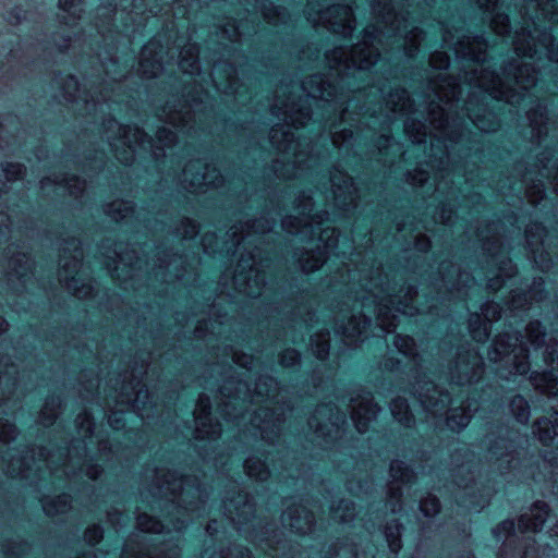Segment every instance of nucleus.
I'll return each instance as SVG.
<instances>
[{
    "mask_svg": "<svg viewBox=\"0 0 558 558\" xmlns=\"http://www.w3.org/2000/svg\"><path fill=\"white\" fill-rule=\"evenodd\" d=\"M319 4L313 2L307 4L306 15L307 20L313 25L322 24L328 27L331 32L348 36L352 33L355 26L354 17L351 8L348 5H331L326 11L317 9Z\"/></svg>",
    "mask_w": 558,
    "mask_h": 558,
    "instance_id": "7",
    "label": "nucleus"
},
{
    "mask_svg": "<svg viewBox=\"0 0 558 558\" xmlns=\"http://www.w3.org/2000/svg\"><path fill=\"white\" fill-rule=\"evenodd\" d=\"M373 11L383 19L385 24H389L391 29L400 31V24L404 19H399L397 14L392 13L389 0H374Z\"/></svg>",
    "mask_w": 558,
    "mask_h": 558,
    "instance_id": "41",
    "label": "nucleus"
},
{
    "mask_svg": "<svg viewBox=\"0 0 558 558\" xmlns=\"http://www.w3.org/2000/svg\"><path fill=\"white\" fill-rule=\"evenodd\" d=\"M536 82V73L534 69L529 64H522L517 68L514 73V83L521 89H527L532 87Z\"/></svg>",
    "mask_w": 558,
    "mask_h": 558,
    "instance_id": "49",
    "label": "nucleus"
},
{
    "mask_svg": "<svg viewBox=\"0 0 558 558\" xmlns=\"http://www.w3.org/2000/svg\"><path fill=\"white\" fill-rule=\"evenodd\" d=\"M119 398L121 404L132 405V408L143 416L149 393L148 390L137 381L135 385L133 383L123 385Z\"/></svg>",
    "mask_w": 558,
    "mask_h": 558,
    "instance_id": "27",
    "label": "nucleus"
},
{
    "mask_svg": "<svg viewBox=\"0 0 558 558\" xmlns=\"http://www.w3.org/2000/svg\"><path fill=\"white\" fill-rule=\"evenodd\" d=\"M371 296H366L361 306L364 308L374 307L376 319L380 328L387 332L396 328V312L413 316L417 310L412 305L416 296V289L412 286H402L397 290L386 276L378 274L369 281Z\"/></svg>",
    "mask_w": 558,
    "mask_h": 558,
    "instance_id": "2",
    "label": "nucleus"
},
{
    "mask_svg": "<svg viewBox=\"0 0 558 558\" xmlns=\"http://www.w3.org/2000/svg\"><path fill=\"white\" fill-rule=\"evenodd\" d=\"M432 88L436 97L446 104L453 100L460 94V86L456 80L446 74H439Z\"/></svg>",
    "mask_w": 558,
    "mask_h": 558,
    "instance_id": "35",
    "label": "nucleus"
},
{
    "mask_svg": "<svg viewBox=\"0 0 558 558\" xmlns=\"http://www.w3.org/2000/svg\"><path fill=\"white\" fill-rule=\"evenodd\" d=\"M533 434L544 445L551 442L558 436V410L554 412L550 418H537L533 425Z\"/></svg>",
    "mask_w": 558,
    "mask_h": 558,
    "instance_id": "32",
    "label": "nucleus"
},
{
    "mask_svg": "<svg viewBox=\"0 0 558 558\" xmlns=\"http://www.w3.org/2000/svg\"><path fill=\"white\" fill-rule=\"evenodd\" d=\"M351 408L352 420L360 433L367 430L369 422L376 417L379 411V408L373 403V398L369 393L352 399Z\"/></svg>",
    "mask_w": 558,
    "mask_h": 558,
    "instance_id": "21",
    "label": "nucleus"
},
{
    "mask_svg": "<svg viewBox=\"0 0 558 558\" xmlns=\"http://www.w3.org/2000/svg\"><path fill=\"white\" fill-rule=\"evenodd\" d=\"M165 477L167 478L158 487L161 495L166 496L168 493L171 495L179 494L180 501L184 504L185 510L194 511L198 508L194 498L197 497L199 501L202 492L198 486L194 485L191 478L177 477L173 473H168Z\"/></svg>",
    "mask_w": 558,
    "mask_h": 558,
    "instance_id": "14",
    "label": "nucleus"
},
{
    "mask_svg": "<svg viewBox=\"0 0 558 558\" xmlns=\"http://www.w3.org/2000/svg\"><path fill=\"white\" fill-rule=\"evenodd\" d=\"M470 332L474 340L484 342L489 337V328L486 322L481 320L478 314H472L470 316Z\"/></svg>",
    "mask_w": 558,
    "mask_h": 558,
    "instance_id": "57",
    "label": "nucleus"
},
{
    "mask_svg": "<svg viewBox=\"0 0 558 558\" xmlns=\"http://www.w3.org/2000/svg\"><path fill=\"white\" fill-rule=\"evenodd\" d=\"M60 407L61 401L58 397L47 399L39 414L40 424L50 426L57 418Z\"/></svg>",
    "mask_w": 558,
    "mask_h": 558,
    "instance_id": "48",
    "label": "nucleus"
},
{
    "mask_svg": "<svg viewBox=\"0 0 558 558\" xmlns=\"http://www.w3.org/2000/svg\"><path fill=\"white\" fill-rule=\"evenodd\" d=\"M118 260L117 265L111 269L112 276L117 279H126L132 271V256L134 252L116 253Z\"/></svg>",
    "mask_w": 558,
    "mask_h": 558,
    "instance_id": "51",
    "label": "nucleus"
},
{
    "mask_svg": "<svg viewBox=\"0 0 558 558\" xmlns=\"http://www.w3.org/2000/svg\"><path fill=\"white\" fill-rule=\"evenodd\" d=\"M471 416L470 404L468 408L459 407L451 409L447 416V425L452 430H460L469 424Z\"/></svg>",
    "mask_w": 558,
    "mask_h": 558,
    "instance_id": "45",
    "label": "nucleus"
},
{
    "mask_svg": "<svg viewBox=\"0 0 558 558\" xmlns=\"http://www.w3.org/2000/svg\"><path fill=\"white\" fill-rule=\"evenodd\" d=\"M209 409V398L205 395H201L194 410L195 437L198 439H215L220 436V426L211 422Z\"/></svg>",
    "mask_w": 558,
    "mask_h": 558,
    "instance_id": "17",
    "label": "nucleus"
},
{
    "mask_svg": "<svg viewBox=\"0 0 558 558\" xmlns=\"http://www.w3.org/2000/svg\"><path fill=\"white\" fill-rule=\"evenodd\" d=\"M277 391V384L274 378L265 376L260 377L255 384L254 392L252 393L246 383L241 380H228L220 389L223 398L221 404V413L227 416H233L232 411L240 404L246 403L248 400L253 401L254 398L274 397ZM236 415L234 414V417Z\"/></svg>",
    "mask_w": 558,
    "mask_h": 558,
    "instance_id": "5",
    "label": "nucleus"
},
{
    "mask_svg": "<svg viewBox=\"0 0 558 558\" xmlns=\"http://www.w3.org/2000/svg\"><path fill=\"white\" fill-rule=\"evenodd\" d=\"M71 246L74 250V255L71 258L63 257L59 269L60 282L74 295L80 299H85L92 294L93 288L86 283L80 274V258L82 253L78 244L72 241Z\"/></svg>",
    "mask_w": 558,
    "mask_h": 558,
    "instance_id": "9",
    "label": "nucleus"
},
{
    "mask_svg": "<svg viewBox=\"0 0 558 558\" xmlns=\"http://www.w3.org/2000/svg\"><path fill=\"white\" fill-rule=\"evenodd\" d=\"M442 279L446 283L460 290V287H466L473 282V278L468 272H461L454 265L447 264L441 266Z\"/></svg>",
    "mask_w": 558,
    "mask_h": 558,
    "instance_id": "42",
    "label": "nucleus"
},
{
    "mask_svg": "<svg viewBox=\"0 0 558 558\" xmlns=\"http://www.w3.org/2000/svg\"><path fill=\"white\" fill-rule=\"evenodd\" d=\"M159 51H161V46L154 41L143 48L140 59V72L143 76L150 78L161 72L162 65L160 59L157 58Z\"/></svg>",
    "mask_w": 558,
    "mask_h": 558,
    "instance_id": "28",
    "label": "nucleus"
},
{
    "mask_svg": "<svg viewBox=\"0 0 558 558\" xmlns=\"http://www.w3.org/2000/svg\"><path fill=\"white\" fill-rule=\"evenodd\" d=\"M377 29L369 26L365 29L364 40L357 44L350 51L339 47L326 54L328 65L331 69L343 66L344 69H368L376 63L378 52L373 48V41L376 39Z\"/></svg>",
    "mask_w": 558,
    "mask_h": 558,
    "instance_id": "4",
    "label": "nucleus"
},
{
    "mask_svg": "<svg viewBox=\"0 0 558 558\" xmlns=\"http://www.w3.org/2000/svg\"><path fill=\"white\" fill-rule=\"evenodd\" d=\"M544 361L548 367L558 372V342L549 341L544 351Z\"/></svg>",
    "mask_w": 558,
    "mask_h": 558,
    "instance_id": "64",
    "label": "nucleus"
},
{
    "mask_svg": "<svg viewBox=\"0 0 558 558\" xmlns=\"http://www.w3.org/2000/svg\"><path fill=\"white\" fill-rule=\"evenodd\" d=\"M335 202L339 207H345L355 199V187L352 179L342 171L335 169L330 174Z\"/></svg>",
    "mask_w": 558,
    "mask_h": 558,
    "instance_id": "22",
    "label": "nucleus"
},
{
    "mask_svg": "<svg viewBox=\"0 0 558 558\" xmlns=\"http://www.w3.org/2000/svg\"><path fill=\"white\" fill-rule=\"evenodd\" d=\"M548 517V506L545 502H535L530 512L522 514L518 521V529L521 533L538 532Z\"/></svg>",
    "mask_w": 558,
    "mask_h": 558,
    "instance_id": "25",
    "label": "nucleus"
},
{
    "mask_svg": "<svg viewBox=\"0 0 558 558\" xmlns=\"http://www.w3.org/2000/svg\"><path fill=\"white\" fill-rule=\"evenodd\" d=\"M473 123L483 132H493L498 128V121L492 112H485L483 116L470 113Z\"/></svg>",
    "mask_w": 558,
    "mask_h": 558,
    "instance_id": "63",
    "label": "nucleus"
},
{
    "mask_svg": "<svg viewBox=\"0 0 558 558\" xmlns=\"http://www.w3.org/2000/svg\"><path fill=\"white\" fill-rule=\"evenodd\" d=\"M106 137L122 163H130L134 159L136 146L149 148L155 158L163 155V148L175 142L172 131L162 128L157 131L156 141L146 140L145 133L136 126H122L116 120H109L105 124Z\"/></svg>",
    "mask_w": 558,
    "mask_h": 558,
    "instance_id": "3",
    "label": "nucleus"
},
{
    "mask_svg": "<svg viewBox=\"0 0 558 558\" xmlns=\"http://www.w3.org/2000/svg\"><path fill=\"white\" fill-rule=\"evenodd\" d=\"M282 524L298 534H307L314 527V515L302 505L289 507L281 515Z\"/></svg>",
    "mask_w": 558,
    "mask_h": 558,
    "instance_id": "19",
    "label": "nucleus"
},
{
    "mask_svg": "<svg viewBox=\"0 0 558 558\" xmlns=\"http://www.w3.org/2000/svg\"><path fill=\"white\" fill-rule=\"evenodd\" d=\"M430 124L438 131H441L444 140L457 141V137L447 132L448 119L445 117V109L439 105L433 106L429 109Z\"/></svg>",
    "mask_w": 558,
    "mask_h": 558,
    "instance_id": "44",
    "label": "nucleus"
},
{
    "mask_svg": "<svg viewBox=\"0 0 558 558\" xmlns=\"http://www.w3.org/2000/svg\"><path fill=\"white\" fill-rule=\"evenodd\" d=\"M514 274H515V267L512 265L511 260L506 257H502L499 260L498 274L488 278L487 286L490 290L496 291V290L500 289L502 286V281L500 279V277L504 276L506 278H510Z\"/></svg>",
    "mask_w": 558,
    "mask_h": 558,
    "instance_id": "46",
    "label": "nucleus"
},
{
    "mask_svg": "<svg viewBox=\"0 0 558 558\" xmlns=\"http://www.w3.org/2000/svg\"><path fill=\"white\" fill-rule=\"evenodd\" d=\"M19 126V122L14 117H5L0 119V147L10 145L14 141L13 131Z\"/></svg>",
    "mask_w": 558,
    "mask_h": 558,
    "instance_id": "53",
    "label": "nucleus"
},
{
    "mask_svg": "<svg viewBox=\"0 0 558 558\" xmlns=\"http://www.w3.org/2000/svg\"><path fill=\"white\" fill-rule=\"evenodd\" d=\"M280 422V416L275 415V412L268 408L259 409L253 418V425L260 430L262 437L268 441H272L274 437L278 435Z\"/></svg>",
    "mask_w": 558,
    "mask_h": 558,
    "instance_id": "29",
    "label": "nucleus"
},
{
    "mask_svg": "<svg viewBox=\"0 0 558 558\" xmlns=\"http://www.w3.org/2000/svg\"><path fill=\"white\" fill-rule=\"evenodd\" d=\"M8 267L10 269L9 280H13V277L22 279L32 272L33 262L26 254L17 253L10 258Z\"/></svg>",
    "mask_w": 558,
    "mask_h": 558,
    "instance_id": "39",
    "label": "nucleus"
},
{
    "mask_svg": "<svg viewBox=\"0 0 558 558\" xmlns=\"http://www.w3.org/2000/svg\"><path fill=\"white\" fill-rule=\"evenodd\" d=\"M133 211L131 204L124 201H114L108 204L105 208V213L113 220H120L126 218Z\"/></svg>",
    "mask_w": 558,
    "mask_h": 558,
    "instance_id": "60",
    "label": "nucleus"
},
{
    "mask_svg": "<svg viewBox=\"0 0 558 558\" xmlns=\"http://www.w3.org/2000/svg\"><path fill=\"white\" fill-rule=\"evenodd\" d=\"M223 508L227 517L235 525L247 522L254 514V505L248 495L243 492L236 493L232 498H227L223 501Z\"/></svg>",
    "mask_w": 558,
    "mask_h": 558,
    "instance_id": "20",
    "label": "nucleus"
},
{
    "mask_svg": "<svg viewBox=\"0 0 558 558\" xmlns=\"http://www.w3.org/2000/svg\"><path fill=\"white\" fill-rule=\"evenodd\" d=\"M464 81L477 85L495 99H502L507 102L517 101V94L509 87L505 88L501 78L485 69L481 70L480 75L477 69H472L470 73H465Z\"/></svg>",
    "mask_w": 558,
    "mask_h": 558,
    "instance_id": "15",
    "label": "nucleus"
},
{
    "mask_svg": "<svg viewBox=\"0 0 558 558\" xmlns=\"http://www.w3.org/2000/svg\"><path fill=\"white\" fill-rule=\"evenodd\" d=\"M487 45L481 37H463L454 45L457 57L480 62L486 52Z\"/></svg>",
    "mask_w": 558,
    "mask_h": 558,
    "instance_id": "30",
    "label": "nucleus"
},
{
    "mask_svg": "<svg viewBox=\"0 0 558 558\" xmlns=\"http://www.w3.org/2000/svg\"><path fill=\"white\" fill-rule=\"evenodd\" d=\"M420 389L418 400L426 412L435 416L446 412L450 402L447 393L440 391L432 381H424Z\"/></svg>",
    "mask_w": 558,
    "mask_h": 558,
    "instance_id": "18",
    "label": "nucleus"
},
{
    "mask_svg": "<svg viewBox=\"0 0 558 558\" xmlns=\"http://www.w3.org/2000/svg\"><path fill=\"white\" fill-rule=\"evenodd\" d=\"M386 107L393 113L409 111L412 107L408 93L404 89H396L389 94Z\"/></svg>",
    "mask_w": 558,
    "mask_h": 558,
    "instance_id": "43",
    "label": "nucleus"
},
{
    "mask_svg": "<svg viewBox=\"0 0 558 558\" xmlns=\"http://www.w3.org/2000/svg\"><path fill=\"white\" fill-rule=\"evenodd\" d=\"M404 131L413 143L424 142L427 135L425 125L422 122L415 121L413 119H408L405 121Z\"/></svg>",
    "mask_w": 558,
    "mask_h": 558,
    "instance_id": "61",
    "label": "nucleus"
},
{
    "mask_svg": "<svg viewBox=\"0 0 558 558\" xmlns=\"http://www.w3.org/2000/svg\"><path fill=\"white\" fill-rule=\"evenodd\" d=\"M211 76L218 89L223 93H235V70L231 64H216Z\"/></svg>",
    "mask_w": 558,
    "mask_h": 558,
    "instance_id": "33",
    "label": "nucleus"
},
{
    "mask_svg": "<svg viewBox=\"0 0 558 558\" xmlns=\"http://www.w3.org/2000/svg\"><path fill=\"white\" fill-rule=\"evenodd\" d=\"M179 68L183 73L196 74L199 72L198 49L195 45H186L179 57Z\"/></svg>",
    "mask_w": 558,
    "mask_h": 558,
    "instance_id": "38",
    "label": "nucleus"
},
{
    "mask_svg": "<svg viewBox=\"0 0 558 558\" xmlns=\"http://www.w3.org/2000/svg\"><path fill=\"white\" fill-rule=\"evenodd\" d=\"M311 347L318 359H325L329 352V333L325 332L313 336L311 339Z\"/></svg>",
    "mask_w": 558,
    "mask_h": 558,
    "instance_id": "62",
    "label": "nucleus"
},
{
    "mask_svg": "<svg viewBox=\"0 0 558 558\" xmlns=\"http://www.w3.org/2000/svg\"><path fill=\"white\" fill-rule=\"evenodd\" d=\"M50 185L57 189H66L69 193L74 196H78L85 189V182L81 181L76 177H71L69 179L62 178V180L47 177L40 181V187L43 191L48 190Z\"/></svg>",
    "mask_w": 558,
    "mask_h": 558,
    "instance_id": "37",
    "label": "nucleus"
},
{
    "mask_svg": "<svg viewBox=\"0 0 558 558\" xmlns=\"http://www.w3.org/2000/svg\"><path fill=\"white\" fill-rule=\"evenodd\" d=\"M390 408H391V413H392L393 417L398 422H400L404 426L411 425L413 417L409 411V405H408L407 400H404L402 398H396L395 400H392Z\"/></svg>",
    "mask_w": 558,
    "mask_h": 558,
    "instance_id": "52",
    "label": "nucleus"
},
{
    "mask_svg": "<svg viewBox=\"0 0 558 558\" xmlns=\"http://www.w3.org/2000/svg\"><path fill=\"white\" fill-rule=\"evenodd\" d=\"M221 182L217 168L202 160H192L185 165L180 178V184L193 192L201 191L204 186H217Z\"/></svg>",
    "mask_w": 558,
    "mask_h": 558,
    "instance_id": "11",
    "label": "nucleus"
},
{
    "mask_svg": "<svg viewBox=\"0 0 558 558\" xmlns=\"http://www.w3.org/2000/svg\"><path fill=\"white\" fill-rule=\"evenodd\" d=\"M296 209L299 210V216H288L282 220V228L289 233L313 234L314 228L322 225L328 216L324 211L310 217L307 211H312L313 203L311 196L305 194L296 198Z\"/></svg>",
    "mask_w": 558,
    "mask_h": 558,
    "instance_id": "10",
    "label": "nucleus"
},
{
    "mask_svg": "<svg viewBox=\"0 0 558 558\" xmlns=\"http://www.w3.org/2000/svg\"><path fill=\"white\" fill-rule=\"evenodd\" d=\"M302 90L306 94L307 98L322 100L328 106L336 108V105L330 104L336 97L335 87L322 75H312L302 83Z\"/></svg>",
    "mask_w": 558,
    "mask_h": 558,
    "instance_id": "23",
    "label": "nucleus"
},
{
    "mask_svg": "<svg viewBox=\"0 0 558 558\" xmlns=\"http://www.w3.org/2000/svg\"><path fill=\"white\" fill-rule=\"evenodd\" d=\"M17 368L8 359L0 360V404L9 399L16 387Z\"/></svg>",
    "mask_w": 558,
    "mask_h": 558,
    "instance_id": "31",
    "label": "nucleus"
},
{
    "mask_svg": "<svg viewBox=\"0 0 558 558\" xmlns=\"http://www.w3.org/2000/svg\"><path fill=\"white\" fill-rule=\"evenodd\" d=\"M369 323L371 320L366 318L365 314H360L359 316L352 314L348 318L347 325H339L338 331L344 335L347 338H355L361 336L366 330Z\"/></svg>",
    "mask_w": 558,
    "mask_h": 558,
    "instance_id": "40",
    "label": "nucleus"
},
{
    "mask_svg": "<svg viewBox=\"0 0 558 558\" xmlns=\"http://www.w3.org/2000/svg\"><path fill=\"white\" fill-rule=\"evenodd\" d=\"M385 535L388 545L393 553H398L401 548V524L393 520L385 527Z\"/></svg>",
    "mask_w": 558,
    "mask_h": 558,
    "instance_id": "58",
    "label": "nucleus"
},
{
    "mask_svg": "<svg viewBox=\"0 0 558 558\" xmlns=\"http://www.w3.org/2000/svg\"><path fill=\"white\" fill-rule=\"evenodd\" d=\"M390 476L391 482L389 484V504L390 509L392 512L397 511V507L395 504L398 502L401 493H400V486L399 483H410L414 475L412 471H410L403 462L401 461H392L390 464Z\"/></svg>",
    "mask_w": 558,
    "mask_h": 558,
    "instance_id": "24",
    "label": "nucleus"
},
{
    "mask_svg": "<svg viewBox=\"0 0 558 558\" xmlns=\"http://www.w3.org/2000/svg\"><path fill=\"white\" fill-rule=\"evenodd\" d=\"M342 423H344V415L339 412L335 404L319 405L308 422L317 436L326 438L327 442L340 436V425Z\"/></svg>",
    "mask_w": 558,
    "mask_h": 558,
    "instance_id": "12",
    "label": "nucleus"
},
{
    "mask_svg": "<svg viewBox=\"0 0 558 558\" xmlns=\"http://www.w3.org/2000/svg\"><path fill=\"white\" fill-rule=\"evenodd\" d=\"M296 86L291 89L288 86H281L277 90L275 104L271 108L272 114L282 120L287 125H275L270 130L269 140L271 144L281 153V158L274 162V171L279 178L290 179L298 174L299 168L306 160V155L299 150L301 144L294 141L293 134L287 130L288 125L295 129L304 126L310 120L311 114L305 106L307 99L299 97L298 101L292 98Z\"/></svg>",
    "mask_w": 558,
    "mask_h": 558,
    "instance_id": "1",
    "label": "nucleus"
},
{
    "mask_svg": "<svg viewBox=\"0 0 558 558\" xmlns=\"http://www.w3.org/2000/svg\"><path fill=\"white\" fill-rule=\"evenodd\" d=\"M510 410L518 422L527 423L530 418V407L523 397H513L510 401Z\"/></svg>",
    "mask_w": 558,
    "mask_h": 558,
    "instance_id": "59",
    "label": "nucleus"
},
{
    "mask_svg": "<svg viewBox=\"0 0 558 558\" xmlns=\"http://www.w3.org/2000/svg\"><path fill=\"white\" fill-rule=\"evenodd\" d=\"M71 499L69 495H60L54 498L45 500L43 504L44 511L48 515H56L70 509Z\"/></svg>",
    "mask_w": 558,
    "mask_h": 558,
    "instance_id": "50",
    "label": "nucleus"
},
{
    "mask_svg": "<svg viewBox=\"0 0 558 558\" xmlns=\"http://www.w3.org/2000/svg\"><path fill=\"white\" fill-rule=\"evenodd\" d=\"M338 233L335 228L326 227L320 230L317 243L300 254L298 262L304 274L319 269L326 262L328 252L336 247Z\"/></svg>",
    "mask_w": 558,
    "mask_h": 558,
    "instance_id": "8",
    "label": "nucleus"
},
{
    "mask_svg": "<svg viewBox=\"0 0 558 558\" xmlns=\"http://www.w3.org/2000/svg\"><path fill=\"white\" fill-rule=\"evenodd\" d=\"M253 257L245 258L241 257L235 274H234V286L235 288L246 294L247 296L255 298L260 294V290L264 286V277L259 274V270L255 267L254 263H251Z\"/></svg>",
    "mask_w": 558,
    "mask_h": 558,
    "instance_id": "16",
    "label": "nucleus"
},
{
    "mask_svg": "<svg viewBox=\"0 0 558 558\" xmlns=\"http://www.w3.org/2000/svg\"><path fill=\"white\" fill-rule=\"evenodd\" d=\"M488 359L495 363H511L510 374L523 375L530 369L527 349L517 335H499L488 351Z\"/></svg>",
    "mask_w": 558,
    "mask_h": 558,
    "instance_id": "6",
    "label": "nucleus"
},
{
    "mask_svg": "<svg viewBox=\"0 0 558 558\" xmlns=\"http://www.w3.org/2000/svg\"><path fill=\"white\" fill-rule=\"evenodd\" d=\"M553 372L554 371L551 368L550 372H534L530 377L534 388L541 393L547 395L549 397L556 396L558 393V380Z\"/></svg>",
    "mask_w": 558,
    "mask_h": 558,
    "instance_id": "36",
    "label": "nucleus"
},
{
    "mask_svg": "<svg viewBox=\"0 0 558 558\" xmlns=\"http://www.w3.org/2000/svg\"><path fill=\"white\" fill-rule=\"evenodd\" d=\"M331 517L341 523L350 522L355 517V508L352 502L340 500L337 506L331 507Z\"/></svg>",
    "mask_w": 558,
    "mask_h": 558,
    "instance_id": "54",
    "label": "nucleus"
},
{
    "mask_svg": "<svg viewBox=\"0 0 558 558\" xmlns=\"http://www.w3.org/2000/svg\"><path fill=\"white\" fill-rule=\"evenodd\" d=\"M531 39H533L531 33L525 35L524 29L522 32H517L515 40H514V50L520 56L532 57L536 52V44H531Z\"/></svg>",
    "mask_w": 558,
    "mask_h": 558,
    "instance_id": "55",
    "label": "nucleus"
},
{
    "mask_svg": "<svg viewBox=\"0 0 558 558\" xmlns=\"http://www.w3.org/2000/svg\"><path fill=\"white\" fill-rule=\"evenodd\" d=\"M244 470L248 477L256 481L263 482L269 477V471L265 462L256 457H250L246 459Z\"/></svg>",
    "mask_w": 558,
    "mask_h": 558,
    "instance_id": "47",
    "label": "nucleus"
},
{
    "mask_svg": "<svg viewBox=\"0 0 558 558\" xmlns=\"http://www.w3.org/2000/svg\"><path fill=\"white\" fill-rule=\"evenodd\" d=\"M546 333L539 322H532L525 328L524 338L535 349L545 343Z\"/></svg>",
    "mask_w": 558,
    "mask_h": 558,
    "instance_id": "56",
    "label": "nucleus"
},
{
    "mask_svg": "<svg viewBox=\"0 0 558 558\" xmlns=\"http://www.w3.org/2000/svg\"><path fill=\"white\" fill-rule=\"evenodd\" d=\"M272 228V225L269 220L265 218H260L258 220H254L252 223L246 222L245 226H233L231 227L229 233L230 236L233 238L234 245H239L241 241L245 238V235H251L252 233H265L270 231Z\"/></svg>",
    "mask_w": 558,
    "mask_h": 558,
    "instance_id": "34",
    "label": "nucleus"
},
{
    "mask_svg": "<svg viewBox=\"0 0 558 558\" xmlns=\"http://www.w3.org/2000/svg\"><path fill=\"white\" fill-rule=\"evenodd\" d=\"M452 381L458 385H466L476 381L483 374L482 357L472 350H462L449 367Z\"/></svg>",
    "mask_w": 558,
    "mask_h": 558,
    "instance_id": "13",
    "label": "nucleus"
},
{
    "mask_svg": "<svg viewBox=\"0 0 558 558\" xmlns=\"http://www.w3.org/2000/svg\"><path fill=\"white\" fill-rule=\"evenodd\" d=\"M545 230L539 223H531L526 230V243L531 250L533 255L534 263L541 268L546 269L550 265V259L544 255L543 251H541V246L543 244Z\"/></svg>",
    "mask_w": 558,
    "mask_h": 558,
    "instance_id": "26",
    "label": "nucleus"
}]
</instances>
